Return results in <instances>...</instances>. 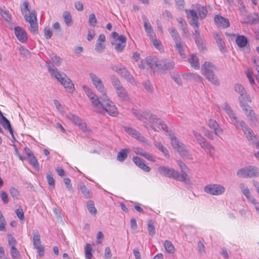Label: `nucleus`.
Instances as JSON below:
<instances>
[{"label":"nucleus","instance_id":"1","mask_svg":"<svg viewBox=\"0 0 259 259\" xmlns=\"http://www.w3.org/2000/svg\"><path fill=\"white\" fill-rule=\"evenodd\" d=\"M90 78L95 89L101 94L100 100L92 89L83 86V90L90 100L94 110L98 113L105 112L112 116L118 114L117 108L107 95V91L102 79L94 73L89 74Z\"/></svg>","mask_w":259,"mask_h":259},{"label":"nucleus","instance_id":"2","mask_svg":"<svg viewBox=\"0 0 259 259\" xmlns=\"http://www.w3.org/2000/svg\"><path fill=\"white\" fill-rule=\"evenodd\" d=\"M221 112L224 111L227 113L230 118L231 123L234 124L236 128H241L247 138L252 140L254 138L252 131L248 127L243 121H238L231 106L227 103H224L219 107Z\"/></svg>","mask_w":259,"mask_h":259},{"label":"nucleus","instance_id":"3","mask_svg":"<svg viewBox=\"0 0 259 259\" xmlns=\"http://www.w3.org/2000/svg\"><path fill=\"white\" fill-rule=\"evenodd\" d=\"M174 62L169 59L158 60L156 57H149L145 60H143L139 65L141 68H144L148 66L151 68L157 67L161 70H170L174 67Z\"/></svg>","mask_w":259,"mask_h":259},{"label":"nucleus","instance_id":"4","mask_svg":"<svg viewBox=\"0 0 259 259\" xmlns=\"http://www.w3.org/2000/svg\"><path fill=\"white\" fill-rule=\"evenodd\" d=\"M49 72L54 76L64 87L66 91L73 93L74 86L71 80L64 73L59 71L55 66L47 64Z\"/></svg>","mask_w":259,"mask_h":259},{"label":"nucleus","instance_id":"5","mask_svg":"<svg viewBox=\"0 0 259 259\" xmlns=\"http://www.w3.org/2000/svg\"><path fill=\"white\" fill-rule=\"evenodd\" d=\"M21 11L24 16L25 21L30 24V31L34 34L38 31V25L36 22V12L35 10L30 11L29 4L27 2H23Z\"/></svg>","mask_w":259,"mask_h":259},{"label":"nucleus","instance_id":"6","mask_svg":"<svg viewBox=\"0 0 259 259\" xmlns=\"http://www.w3.org/2000/svg\"><path fill=\"white\" fill-rule=\"evenodd\" d=\"M159 173L164 176L174 178L177 180L185 182L186 184H190V180L188 178L187 175L180 174L179 172L174 169L166 166H160L158 168Z\"/></svg>","mask_w":259,"mask_h":259},{"label":"nucleus","instance_id":"7","mask_svg":"<svg viewBox=\"0 0 259 259\" xmlns=\"http://www.w3.org/2000/svg\"><path fill=\"white\" fill-rule=\"evenodd\" d=\"M215 67L212 63L209 62H205L201 67V74L203 75L212 83L215 85L220 84L219 80L214 75V71Z\"/></svg>","mask_w":259,"mask_h":259},{"label":"nucleus","instance_id":"8","mask_svg":"<svg viewBox=\"0 0 259 259\" xmlns=\"http://www.w3.org/2000/svg\"><path fill=\"white\" fill-rule=\"evenodd\" d=\"M194 12L196 16V20H198V18L200 19L205 18L207 14V10L205 7L201 6L199 4L193 5L192 6V9L190 10L186 9L185 12L187 14L188 18L192 20V16L191 15V12Z\"/></svg>","mask_w":259,"mask_h":259},{"label":"nucleus","instance_id":"9","mask_svg":"<svg viewBox=\"0 0 259 259\" xmlns=\"http://www.w3.org/2000/svg\"><path fill=\"white\" fill-rule=\"evenodd\" d=\"M237 175L239 177L253 178L259 176V170L257 168L253 166H249L239 169Z\"/></svg>","mask_w":259,"mask_h":259},{"label":"nucleus","instance_id":"10","mask_svg":"<svg viewBox=\"0 0 259 259\" xmlns=\"http://www.w3.org/2000/svg\"><path fill=\"white\" fill-rule=\"evenodd\" d=\"M149 122L151 124V128L154 131H162L163 132H167L168 128L166 125L161 120L158 119L155 115H151Z\"/></svg>","mask_w":259,"mask_h":259},{"label":"nucleus","instance_id":"11","mask_svg":"<svg viewBox=\"0 0 259 259\" xmlns=\"http://www.w3.org/2000/svg\"><path fill=\"white\" fill-rule=\"evenodd\" d=\"M204 191L211 195H221L225 191L224 186L220 184H209L204 188Z\"/></svg>","mask_w":259,"mask_h":259},{"label":"nucleus","instance_id":"12","mask_svg":"<svg viewBox=\"0 0 259 259\" xmlns=\"http://www.w3.org/2000/svg\"><path fill=\"white\" fill-rule=\"evenodd\" d=\"M193 134L201 147L203 148L207 153L211 154L214 151L213 147L208 144L200 134L195 131H193Z\"/></svg>","mask_w":259,"mask_h":259},{"label":"nucleus","instance_id":"13","mask_svg":"<svg viewBox=\"0 0 259 259\" xmlns=\"http://www.w3.org/2000/svg\"><path fill=\"white\" fill-rule=\"evenodd\" d=\"M171 144L172 147L176 150L182 156H186L187 151L185 146L180 142L176 137H171L170 139Z\"/></svg>","mask_w":259,"mask_h":259},{"label":"nucleus","instance_id":"14","mask_svg":"<svg viewBox=\"0 0 259 259\" xmlns=\"http://www.w3.org/2000/svg\"><path fill=\"white\" fill-rule=\"evenodd\" d=\"M66 117L74 124L77 125L82 132H87L89 131L86 124L77 116L69 114L66 115Z\"/></svg>","mask_w":259,"mask_h":259},{"label":"nucleus","instance_id":"15","mask_svg":"<svg viewBox=\"0 0 259 259\" xmlns=\"http://www.w3.org/2000/svg\"><path fill=\"white\" fill-rule=\"evenodd\" d=\"M124 128V130L127 134L131 135L133 138L136 139L140 142L144 144H148L146 138L139 132L131 127L125 126Z\"/></svg>","mask_w":259,"mask_h":259},{"label":"nucleus","instance_id":"16","mask_svg":"<svg viewBox=\"0 0 259 259\" xmlns=\"http://www.w3.org/2000/svg\"><path fill=\"white\" fill-rule=\"evenodd\" d=\"M15 34L18 39L21 42H25L27 39L25 31L21 27L17 26L14 28Z\"/></svg>","mask_w":259,"mask_h":259},{"label":"nucleus","instance_id":"17","mask_svg":"<svg viewBox=\"0 0 259 259\" xmlns=\"http://www.w3.org/2000/svg\"><path fill=\"white\" fill-rule=\"evenodd\" d=\"M175 46L181 57L182 58H185L186 57V51L187 48L185 43L181 40L179 41L177 40V42H175Z\"/></svg>","mask_w":259,"mask_h":259},{"label":"nucleus","instance_id":"18","mask_svg":"<svg viewBox=\"0 0 259 259\" xmlns=\"http://www.w3.org/2000/svg\"><path fill=\"white\" fill-rule=\"evenodd\" d=\"M243 110L244 111L245 114L248 119L253 124H255L257 121V117L256 116L253 111L252 110L251 108L249 106H244L243 108H242Z\"/></svg>","mask_w":259,"mask_h":259},{"label":"nucleus","instance_id":"19","mask_svg":"<svg viewBox=\"0 0 259 259\" xmlns=\"http://www.w3.org/2000/svg\"><path fill=\"white\" fill-rule=\"evenodd\" d=\"M191 15L192 16V20H191L190 23L195 29V35L196 37L195 41L196 43L198 44L199 43V40L198 39V37H199V23L198 20H196V16L194 12H191Z\"/></svg>","mask_w":259,"mask_h":259},{"label":"nucleus","instance_id":"20","mask_svg":"<svg viewBox=\"0 0 259 259\" xmlns=\"http://www.w3.org/2000/svg\"><path fill=\"white\" fill-rule=\"evenodd\" d=\"M214 20L215 24L219 27L225 28L230 25L229 20L220 15L215 16Z\"/></svg>","mask_w":259,"mask_h":259},{"label":"nucleus","instance_id":"21","mask_svg":"<svg viewBox=\"0 0 259 259\" xmlns=\"http://www.w3.org/2000/svg\"><path fill=\"white\" fill-rule=\"evenodd\" d=\"M208 124L210 128L213 131L217 136L219 137L223 134V130L220 127L219 124L215 120H209Z\"/></svg>","mask_w":259,"mask_h":259},{"label":"nucleus","instance_id":"22","mask_svg":"<svg viewBox=\"0 0 259 259\" xmlns=\"http://www.w3.org/2000/svg\"><path fill=\"white\" fill-rule=\"evenodd\" d=\"M105 40V36L103 34H101L99 36L95 46V50L97 52H101L104 50L105 47L104 42Z\"/></svg>","mask_w":259,"mask_h":259},{"label":"nucleus","instance_id":"23","mask_svg":"<svg viewBox=\"0 0 259 259\" xmlns=\"http://www.w3.org/2000/svg\"><path fill=\"white\" fill-rule=\"evenodd\" d=\"M0 115H1L0 122H1V124L3 125V126L5 128H7L9 130L10 133L11 134L12 137L14 139V137L13 136V134L12 128L11 127L10 121L7 119V118L5 116H4L3 115L2 113L1 112H0Z\"/></svg>","mask_w":259,"mask_h":259},{"label":"nucleus","instance_id":"24","mask_svg":"<svg viewBox=\"0 0 259 259\" xmlns=\"http://www.w3.org/2000/svg\"><path fill=\"white\" fill-rule=\"evenodd\" d=\"M134 152L137 154L140 155L149 161H155L154 157L151 154L147 153L144 150L141 148L136 147L134 149Z\"/></svg>","mask_w":259,"mask_h":259},{"label":"nucleus","instance_id":"25","mask_svg":"<svg viewBox=\"0 0 259 259\" xmlns=\"http://www.w3.org/2000/svg\"><path fill=\"white\" fill-rule=\"evenodd\" d=\"M213 37L218 44V47L221 52H224L225 50V44L223 40V37L218 32H214L213 33Z\"/></svg>","mask_w":259,"mask_h":259},{"label":"nucleus","instance_id":"26","mask_svg":"<svg viewBox=\"0 0 259 259\" xmlns=\"http://www.w3.org/2000/svg\"><path fill=\"white\" fill-rule=\"evenodd\" d=\"M188 61L191 66L194 69L198 70L199 69V60L196 55L192 54L188 58Z\"/></svg>","mask_w":259,"mask_h":259},{"label":"nucleus","instance_id":"27","mask_svg":"<svg viewBox=\"0 0 259 259\" xmlns=\"http://www.w3.org/2000/svg\"><path fill=\"white\" fill-rule=\"evenodd\" d=\"M119 75L129 81L132 84H134L135 81L133 76L123 66L120 72Z\"/></svg>","mask_w":259,"mask_h":259},{"label":"nucleus","instance_id":"28","mask_svg":"<svg viewBox=\"0 0 259 259\" xmlns=\"http://www.w3.org/2000/svg\"><path fill=\"white\" fill-rule=\"evenodd\" d=\"M240 105L242 108L244 106H247L246 104L248 102H251V100L250 96L246 92L243 95H240L239 98Z\"/></svg>","mask_w":259,"mask_h":259},{"label":"nucleus","instance_id":"29","mask_svg":"<svg viewBox=\"0 0 259 259\" xmlns=\"http://www.w3.org/2000/svg\"><path fill=\"white\" fill-rule=\"evenodd\" d=\"M111 42L121 41L123 43L126 42V38L123 35H119L116 32H113L111 34Z\"/></svg>","mask_w":259,"mask_h":259},{"label":"nucleus","instance_id":"30","mask_svg":"<svg viewBox=\"0 0 259 259\" xmlns=\"http://www.w3.org/2000/svg\"><path fill=\"white\" fill-rule=\"evenodd\" d=\"M236 43L240 48L245 47L247 43L248 39L244 35H238L236 38Z\"/></svg>","mask_w":259,"mask_h":259},{"label":"nucleus","instance_id":"31","mask_svg":"<svg viewBox=\"0 0 259 259\" xmlns=\"http://www.w3.org/2000/svg\"><path fill=\"white\" fill-rule=\"evenodd\" d=\"M144 27L145 31L147 33V35L149 38H153V37H155V34L153 30L151 24L147 22V21H144Z\"/></svg>","mask_w":259,"mask_h":259},{"label":"nucleus","instance_id":"32","mask_svg":"<svg viewBox=\"0 0 259 259\" xmlns=\"http://www.w3.org/2000/svg\"><path fill=\"white\" fill-rule=\"evenodd\" d=\"M79 188L81 193L85 198H90L92 197V192L83 183H80Z\"/></svg>","mask_w":259,"mask_h":259},{"label":"nucleus","instance_id":"33","mask_svg":"<svg viewBox=\"0 0 259 259\" xmlns=\"http://www.w3.org/2000/svg\"><path fill=\"white\" fill-rule=\"evenodd\" d=\"M239 188L242 193L245 196L247 199L248 200H251V197L248 187L244 183H240L239 184Z\"/></svg>","mask_w":259,"mask_h":259},{"label":"nucleus","instance_id":"34","mask_svg":"<svg viewBox=\"0 0 259 259\" xmlns=\"http://www.w3.org/2000/svg\"><path fill=\"white\" fill-rule=\"evenodd\" d=\"M116 93L117 96L123 101H127L130 99L129 95L124 88L116 92Z\"/></svg>","mask_w":259,"mask_h":259},{"label":"nucleus","instance_id":"35","mask_svg":"<svg viewBox=\"0 0 259 259\" xmlns=\"http://www.w3.org/2000/svg\"><path fill=\"white\" fill-rule=\"evenodd\" d=\"M65 24L68 26H70L72 24V19L70 13L68 11H65L62 15Z\"/></svg>","mask_w":259,"mask_h":259},{"label":"nucleus","instance_id":"36","mask_svg":"<svg viewBox=\"0 0 259 259\" xmlns=\"http://www.w3.org/2000/svg\"><path fill=\"white\" fill-rule=\"evenodd\" d=\"M164 246L167 253H174L175 252V248L171 241L168 240L165 241Z\"/></svg>","mask_w":259,"mask_h":259},{"label":"nucleus","instance_id":"37","mask_svg":"<svg viewBox=\"0 0 259 259\" xmlns=\"http://www.w3.org/2000/svg\"><path fill=\"white\" fill-rule=\"evenodd\" d=\"M186 76L188 79L197 82H201L202 80V77L196 73H188L186 74Z\"/></svg>","mask_w":259,"mask_h":259},{"label":"nucleus","instance_id":"38","mask_svg":"<svg viewBox=\"0 0 259 259\" xmlns=\"http://www.w3.org/2000/svg\"><path fill=\"white\" fill-rule=\"evenodd\" d=\"M112 46H114V49L117 52H121L126 46V43L122 42L121 41L117 42H111Z\"/></svg>","mask_w":259,"mask_h":259},{"label":"nucleus","instance_id":"39","mask_svg":"<svg viewBox=\"0 0 259 259\" xmlns=\"http://www.w3.org/2000/svg\"><path fill=\"white\" fill-rule=\"evenodd\" d=\"M129 150L127 149H124L121 150L117 155V160L119 161H123L127 157V153Z\"/></svg>","mask_w":259,"mask_h":259},{"label":"nucleus","instance_id":"40","mask_svg":"<svg viewBox=\"0 0 259 259\" xmlns=\"http://www.w3.org/2000/svg\"><path fill=\"white\" fill-rule=\"evenodd\" d=\"M87 206L90 213L93 215L97 213V209L94 206V203L93 201H88L87 203Z\"/></svg>","mask_w":259,"mask_h":259},{"label":"nucleus","instance_id":"41","mask_svg":"<svg viewBox=\"0 0 259 259\" xmlns=\"http://www.w3.org/2000/svg\"><path fill=\"white\" fill-rule=\"evenodd\" d=\"M0 14L3 18L8 22H10L11 20V15L9 11L7 10H3L0 8Z\"/></svg>","mask_w":259,"mask_h":259},{"label":"nucleus","instance_id":"42","mask_svg":"<svg viewBox=\"0 0 259 259\" xmlns=\"http://www.w3.org/2000/svg\"><path fill=\"white\" fill-rule=\"evenodd\" d=\"M51 61H52L53 64H50L49 63L46 62V64L47 67V63L50 65L53 66H54V65H56L57 66H60L62 62V59L59 56H54L51 57Z\"/></svg>","mask_w":259,"mask_h":259},{"label":"nucleus","instance_id":"43","mask_svg":"<svg viewBox=\"0 0 259 259\" xmlns=\"http://www.w3.org/2000/svg\"><path fill=\"white\" fill-rule=\"evenodd\" d=\"M168 30H169V32L170 33L171 37L175 40V42H177V40L179 41V40H181V38L179 36L178 33L177 32V31H176V30L175 29V28H174V27L170 28H169Z\"/></svg>","mask_w":259,"mask_h":259},{"label":"nucleus","instance_id":"44","mask_svg":"<svg viewBox=\"0 0 259 259\" xmlns=\"http://www.w3.org/2000/svg\"><path fill=\"white\" fill-rule=\"evenodd\" d=\"M151 41L152 42L153 45L154 46L155 48L158 49L159 51H161L163 50V47L161 43V42L157 39L155 37H153V38H150Z\"/></svg>","mask_w":259,"mask_h":259},{"label":"nucleus","instance_id":"45","mask_svg":"<svg viewBox=\"0 0 259 259\" xmlns=\"http://www.w3.org/2000/svg\"><path fill=\"white\" fill-rule=\"evenodd\" d=\"M85 256L87 259H92V248L91 245L90 244H87L85 245Z\"/></svg>","mask_w":259,"mask_h":259},{"label":"nucleus","instance_id":"46","mask_svg":"<svg viewBox=\"0 0 259 259\" xmlns=\"http://www.w3.org/2000/svg\"><path fill=\"white\" fill-rule=\"evenodd\" d=\"M29 163L32 165L34 168L37 169L39 167V164L37 160L34 155L27 158Z\"/></svg>","mask_w":259,"mask_h":259},{"label":"nucleus","instance_id":"47","mask_svg":"<svg viewBox=\"0 0 259 259\" xmlns=\"http://www.w3.org/2000/svg\"><path fill=\"white\" fill-rule=\"evenodd\" d=\"M247 78L251 84L255 83L254 79L252 77V69L251 68H248L245 72Z\"/></svg>","mask_w":259,"mask_h":259},{"label":"nucleus","instance_id":"48","mask_svg":"<svg viewBox=\"0 0 259 259\" xmlns=\"http://www.w3.org/2000/svg\"><path fill=\"white\" fill-rule=\"evenodd\" d=\"M234 89L236 92L239 93L240 95H243L246 92L243 86L239 83L235 84L234 85Z\"/></svg>","mask_w":259,"mask_h":259},{"label":"nucleus","instance_id":"49","mask_svg":"<svg viewBox=\"0 0 259 259\" xmlns=\"http://www.w3.org/2000/svg\"><path fill=\"white\" fill-rule=\"evenodd\" d=\"M47 179L49 185L50 186L51 189L54 188L55 180L53 177V175L51 172L47 174Z\"/></svg>","mask_w":259,"mask_h":259},{"label":"nucleus","instance_id":"50","mask_svg":"<svg viewBox=\"0 0 259 259\" xmlns=\"http://www.w3.org/2000/svg\"><path fill=\"white\" fill-rule=\"evenodd\" d=\"M6 225L5 219L0 211V231H6Z\"/></svg>","mask_w":259,"mask_h":259},{"label":"nucleus","instance_id":"51","mask_svg":"<svg viewBox=\"0 0 259 259\" xmlns=\"http://www.w3.org/2000/svg\"><path fill=\"white\" fill-rule=\"evenodd\" d=\"M154 145L156 148L161 151L165 155H166L168 154V151L166 148H165L160 143L155 142Z\"/></svg>","mask_w":259,"mask_h":259},{"label":"nucleus","instance_id":"52","mask_svg":"<svg viewBox=\"0 0 259 259\" xmlns=\"http://www.w3.org/2000/svg\"><path fill=\"white\" fill-rule=\"evenodd\" d=\"M8 243L11 247H15V245L17 243L15 238L10 234L7 235Z\"/></svg>","mask_w":259,"mask_h":259},{"label":"nucleus","instance_id":"53","mask_svg":"<svg viewBox=\"0 0 259 259\" xmlns=\"http://www.w3.org/2000/svg\"><path fill=\"white\" fill-rule=\"evenodd\" d=\"M97 20L94 14H91L89 17V23L90 25L95 27L97 24Z\"/></svg>","mask_w":259,"mask_h":259},{"label":"nucleus","instance_id":"54","mask_svg":"<svg viewBox=\"0 0 259 259\" xmlns=\"http://www.w3.org/2000/svg\"><path fill=\"white\" fill-rule=\"evenodd\" d=\"M10 254L13 259H17L20 256V253L15 247H11Z\"/></svg>","mask_w":259,"mask_h":259},{"label":"nucleus","instance_id":"55","mask_svg":"<svg viewBox=\"0 0 259 259\" xmlns=\"http://www.w3.org/2000/svg\"><path fill=\"white\" fill-rule=\"evenodd\" d=\"M148 230L150 235L153 236L155 233V227L152 221L148 222Z\"/></svg>","mask_w":259,"mask_h":259},{"label":"nucleus","instance_id":"56","mask_svg":"<svg viewBox=\"0 0 259 259\" xmlns=\"http://www.w3.org/2000/svg\"><path fill=\"white\" fill-rule=\"evenodd\" d=\"M64 182L68 190L70 192H73V188L72 187V184H71L70 179L68 178H64Z\"/></svg>","mask_w":259,"mask_h":259},{"label":"nucleus","instance_id":"57","mask_svg":"<svg viewBox=\"0 0 259 259\" xmlns=\"http://www.w3.org/2000/svg\"><path fill=\"white\" fill-rule=\"evenodd\" d=\"M10 193L11 195L14 198H18L19 196V192L17 189H16L14 187H11L10 188Z\"/></svg>","mask_w":259,"mask_h":259},{"label":"nucleus","instance_id":"58","mask_svg":"<svg viewBox=\"0 0 259 259\" xmlns=\"http://www.w3.org/2000/svg\"><path fill=\"white\" fill-rule=\"evenodd\" d=\"M252 59L255 67V69L257 70L258 73V75L256 76V79L259 83V59L253 58Z\"/></svg>","mask_w":259,"mask_h":259},{"label":"nucleus","instance_id":"59","mask_svg":"<svg viewBox=\"0 0 259 259\" xmlns=\"http://www.w3.org/2000/svg\"><path fill=\"white\" fill-rule=\"evenodd\" d=\"M112 254L110 248L109 247H106L105 249L104 256L105 259H111Z\"/></svg>","mask_w":259,"mask_h":259},{"label":"nucleus","instance_id":"60","mask_svg":"<svg viewBox=\"0 0 259 259\" xmlns=\"http://www.w3.org/2000/svg\"><path fill=\"white\" fill-rule=\"evenodd\" d=\"M110 79L113 87L120 82L119 79L115 75H111Z\"/></svg>","mask_w":259,"mask_h":259},{"label":"nucleus","instance_id":"61","mask_svg":"<svg viewBox=\"0 0 259 259\" xmlns=\"http://www.w3.org/2000/svg\"><path fill=\"white\" fill-rule=\"evenodd\" d=\"M123 66H122V65L118 64V65H112L111 67V68L112 70L115 71L119 74L120 72L122 70V68H123Z\"/></svg>","mask_w":259,"mask_h":259},{"label":"nucleus","instance_id":"62","mask_svg":"<svg viewBox=\"0 0 259 259\" xmlns=\"http://www.w3.org/2000/svg\"><path fill=\"white\" fill-rule=\"evenodd\" d=\"M178 163L181 169L182 172V174H186L187 175L186 172H187V168L184 162H183L182 161H179L178 162Z\"/></svg>","mask_w":259,"mask_h":259},{"label":"nucleus","instance_id":"63","mask_svg":"<svg viewBox=\"0 0 259 259\" xmlns=\"http://www.w3.org/2000/svg\"><path fill=\"white\" fill-rule=\"evenodd\" d=\"M16 213L18 217V218L21 220L22 221L24 220V215L23 211L22 208H18L16 210Z\"/></svg>","mask_w":259,"mask_h":259},{"label":"nucleus","instance_id":"64","mask_svg":"<svg viewBox=\"0 0 259 259\" xmlns=\"http://www.w3.org/2000/svg\"><path fill=\"white\" fill-rule=\"evenodd\" d=\"M198 250L200 253H203L205 252V246L201 241L198 242Z\"/></svg>","mask_w":259,"mask_h":259}]
</instances>
